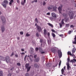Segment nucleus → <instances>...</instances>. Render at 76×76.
<instances>
[{
    "mask_svg": "<svg viewBox=\"0 0 76 76\" xmlns=\"http://www.w3.org/2000/svg\"><path fill=\"white\" fill-rule=\"evenodd\" d=\"M75 13H76V12L75 11H72L69 12V15L71 19H72L73 18L74 15Z\"/></svg>",
    "mask_w": 76,
    "mask_h": 76,
    "instance_id": "1",
    "label": "nucleus"
},
{
    "mask_svg": "<svg viewBox=\"0 0 76 76\" xmlns=\"http://www.w3.org/2000/svg\"><path fill=\"white\" fill-rule=\"evenodd\" d=\"M26 69H27V72H29L31 68V66H29V64H26L25 65Z\"/></svg>",
    "mask_w": 76,
    "mask_h": 76,
    "instance_id": "2",
    "label": "nucleus"
},
{
    "mask_svg": "<svg viewBox=\"0 0 76 76\" xmlns=\"http://www.w3.org/2000/svg\"><path fill=\"white\" fill-rule=\"evenodd\" d=\"M62 16L64 18L66 22H67L69 20V18H67L68 17V15L67 14H62Z\"/></svg>",
    "mask_w": 76,
    "mask_h": 76,
    "instance_id": "3",
    "label": "nucleus"
},
{
    "mask_svg": "<svg viewBox=\"0 0 76 76\" xmlns=\"http://www.w3.org/2000/svg\"><path fill=\"white\" fill-rule=\"evenodd\" d=\"M51 16L53 18L54 20H55L57 18V15L55 13L53 12L51 13Z\"/></svg>",
    "mask_w": 76,
    "mask_h": 76,
    "instance_id": "4",
    "label": "nucleus"
},
{
    "mask_svg": "<svg viewBox=\"0 0 76 76\" xmlns=\"http://www.w3.org/2000/svg\"><path fill=\"white\" fill-rule=\"evenodd\" d=\"M62 7H63V5L61 4L60 6H59L58 8V10L59 11V13L61 14V10H62Z\"/></svg>",
    "mask_w": 76,
    "mask_h": 76,
    "instance_id": "5",
    "label": "nucleus"
},
{
    "mask_svg": "<svg viewBox=\"0 0 76 76\" xmlns=\"http://www.w3.org/2000/svg\"><path fill=\"white\" fill-rule=\"evenodd\" d=\"M5 61L6 63H9L10 62V58L9 56H6L5 58Z\"/></svg>",
    "mask_w": 76,
    "mask_h": 76,
    "instance_id": "6",
    "label": "nucleus"
},
{
    "mask_svg": "<svg viewBox=\"0 0 76 76\" xmlns=\"http://www.w3.org/2000/svg\"><path fill=\"white\" fill-rule=\"evenodd\" d=\"M58 53L59 57L60 58H61L62 56V52H61V50H58Z\"/></svg>",
    "mask_w": 76,
    "mask_h": 76,
    "instance_id": "7",
    "label": "nucleus"
},
{
    "mask_svg": "<svg viewBox=\"0 0 76 76\" xmlns=\"http://www.w3.org/2000/svg\"><path fill=\"white\" fill-rule=\"evenodd\" d=\"M57 48H53L51 49V50L53 53H55L56 52H57Z\"/></svg>",
    "mask_w": 76,
    "mask_h": 76,
    "instance_id": "8",
    "label": "nucleus"
},
{
    "mask_svg": "<svg viewBox=\"0 0 76 76\" xmlns=\"http://www.w3.org/2000/svg\"><path fill=\"white\" fill-rule=\"evenodd\" d=\"M57 48H53L51 49V50L53 53H55L56 52H57Z\"/></svg>",
    "mask_w": 76,
    "mask_h": 76,
    "instance_id": "9",
    "label": "nucleus"
},
{
    "mask_svg": "<svg viewBox=\"0 0 76 76\" xmlns=\"http://www.w3.org/2000/svg\"><path fill=\"white\" fill-rule=\"evenodd\" d=\"M37 28L38 31L39 32H41L42 29H41V27L39 26L38 25H37Z\"/></svg>",
    "mask_w": 76,
    "mask_h": 76,
    "instance_id": "10",
    "label": "nucleus"
},
{
    "mask_svg": "<svg viewBox=\"0 0 76 76\" xmlns=\"http://www.w3.org/2000/svg\"><path fill=\"white\" fill-rule=\"evenodd\" d=\"M1 20L3 22V24H4L6 23V20L5 19V18L2 16L1 17Z\"/></svg>",
    "mask_w": 76,
    "mask_h": 76,
    "instance_id": "11",
    "label": "nucleus"
},
{
    "mask_svg": "<svg viewBox=\"0 0 76 76\" xmlns=\"http://www.w3.org/2000/svg\"><path fill=\"white\" fill-rule=\"evenodd\" d=\"M65 69H66V66H64V68H62L61 70L62 74V75H65V74H64Z\"/></svg>",
    "mask_w": 76,
    "mask_h": 76,
    "instance_id": "12",
    "label": "nucleus"
},
{
    "mask_svg": "<svg viewBox=\"0 0 76 76\" xmlns=\"http://www.w3.org/2000/svg\"><path fill=\"white\" fill-rule=\"evenodd\" d=\"M68 54H69L70 56H71L72 57H73V58H75V55H74L73 53H72H72L70 52H68Z\"/></svg>",
    "mask_w": 76,
    "mask_h": 76,
    "instance_id": "13",
    "label": "nucleus"
},
{
    "mask_svg": "<svg viewBox=\"0 0 76 76\" xmlns=\"http://www.w3.org/2000/svg\"><path fill=\"white\" fill-rule=\"evenodd\" d=\"M0 60L3 61H5V58L2 56H0Z\"/></svg>",
    "mask_w": 76,
    "mask_h": 76,
    "instance_id": "14",
    "label": "nucleus"
},
{
    "mask_svg": "<svg viewBox=\"0 0 76 76\" xmlns=\"http://www.w3.org/2000/svg\"><path fill=\"white\" fill-rule=\"evenodd\" d=\"M1 30L2 32H4V31H5V28L4 26H2L1 27Z\"/></svg>",
    "mask_w": 76,
    "mask_h": 76,
    "instance_id": "15",
    "label": "nucleus"
},
{
    "mask_svg": "<svg viewBox=\"0 0 76 76\" xmlns=\"http://www.w3.org/2000/svg\"><path fill=\"white\" fill-rule=\"evenodd\" d=\"M66 65L67 66V69L68 70H70V69L71 67L70 66V64H69V63H66Z\"/></svg>",
    "mask_w": 76,
    "mask_h": 76,
    "instance_id": "16",
    "label": "nucleus"
},
{
    "mask_svg": "<svg viewBox=\"0 0 76 76\" xmlns=\"http://www.w3.org/2000/svg\"><path fill=\"white\" fill-rule=\"evenodd\" d=\"M26 3V0H24L23 1H22L21 2V4L22 5H23V6H24V4H25Z\"/></svg>",
    "mask_w": 76,
    "mask_h": 76,
    "instance_id": "17",
    "label": "nucleus"
},
{
    "mask_svg": "<svg viewBox=\"0 0 76 76\" xmlns=\"http://www.w3.org/2000/svg\"><path fill=\"white\" fill-rule=\"evenodd\" d=\"M70 62V63H75V62H76V60L75 58L73 59V60H71Z\"/></svg>",
    "mask_w": 76,
    "mask_h": 76,
    "instance_id": "18",
    "label": "nucleus"
},
{
    "mask_svg": "<svg viewBox=\"0 0 76 76\" xmlns=\"http://www.w3.org/2000/svg\"><path fill=\"white\" fill-rule=\"evenodd\" d=\"M53 5H51L49 7H48V10H51V9H53Z\"/></svg>",
    "mask_w": 76,
    "mask_h": 76,
    "instance_id": "19",
    "label": "nucleus"
},
{
    "mask_svg": "<svg viewBox=\"0 0 76 76\" xmlns=\"http://www.w3.org/2000/svg\"><path fill=\"white\" fill-rule=\"evenodd\" d=\"M29 59L31 61H32V59H33V56L32 55H30L29 56Z\"/></svg>",
    "mask_w": 76,
    "mask_h": 76,
    "instance_id": "20",
    "label": "nucleus"
},
{
    "mask_svg": "<svg viewBox=\"0 0 76 76\" xmlns=\"http://www.w3.org/2000/svg\"><path fill=\"white\" fill-rule=\"evenodd\" d=\"M75 51H76V48H75V47H74L73 48H72V53L73 54L74 53H75Z\"/></svg>",
    "mask_w": 76,
    "mask_h": 76,
    "instance_id": "21",
    "label": "nucleus"
},
{
    "mask_svg": "<svg viewBox=\"0 0 76 76\" xmlns=\"http://www.w3.org/2000/svg\"><path fill=\"white\" fill-rule=\"evenodd\" d=\"M74 41L72 42L73 44H76V35L75 36V38H74Z\"/></svg>",
    "mask_w": 76,
    "mask_h": 76,
    "instance_id": "22",
    "label": "nucleus"
},
{
    "mask_svg": "<svg viewBox=\"0 0 76 76\" xmlns=\"http://www.w3.org/2000/svg\"><path fill=\"white\" fill-rule=\"evenodd\" d=\"M2 6L4 7V8H6V4L3 2L2 3Z\"/></svg>",
    "mask_w": 76,
    "mask_h": 76,
    "instance_id": "23",
    "label": "nucleus"
},
{
    "mask_svg": "<svg viewBox=\"0 0 76 76\" xmlns=\"http://www.w3.org/2000/svg\"><path fill=\"white\" fill-rule=\"evenodd\" d=\"M39 50L40 52H41V54H44V53H45V52H43V50H42V49H41L39 48Z\"/></svg>",
    "mask_w": 76,
    "mask_h": 76,
    "instance_id": "24",
    "label": "nucleus"
},
{
    "mask_svg": "<svg viewBox=\"0 0 76 76\" xmlns=\"http://www.w3.org/2000/svg\"><path fill=\"white\" fill-rule=\"evenodd\" d=\"M53 11H55L56 12V7L54 6V5H53Z\"/></svg>",
    "mask_w": 76,
    "mask_h": 76,
    "instance_id": "25",
    "label": "nucleus"
},
{
    "mask_svg": "<svg viewBox=\"0 0 76 76\" xmlns=\"http://www.w3.org/2000/svg\"><path fill=\"white\" fill-rule=\"evenodd\" d=\"M34 61H36V62H38L39 61V58H37L35 59L34 60Z\"/></svg>",
    "mask_w": 76,
    "mask_h": 76,
    "instance_id": "26",
    "label": "nucleus"
},
{
    "mask_svg": "<svg viewBox=\"0 0 76 76\" xmlns=\"http://www.w3.org/2000/svg\"><path fill=\"white\" fill-rule=\"evenodd\" d=\"M44 34L45 35H47V30L45 29L44 30Z\"/></svg>",
    "mask_w": 76,
    "mask_h": 76,
    "instance_id": "27",
    "label": "nucleus"
},
{
    "mask_svg": "<svg viewBox=\"0 0 76 76\" xmlns=\"http://www.w3.org/2000/svg\"><path fill=\"white\" fill-rule=\"evenodd\" d=\"M34 66L35 67H39V66H38V64H34Z\"/></svg>",
    "mask_w": 76,
    "mask_h": 76,
    "instance_id": "28",
    "label": "nucleus"
},
{
    "mask_svg": "<svg viewBox=\"0 0 76 76\" xmlns=\"http://www.w3.org/2000/svg\"><path fill=\"white\" fill-rule=\"evenodd\" d=\"M0 76H3V72L1 71H0Z\"/></svg>",
    "mask_w": 76,
    "mask_h": 76,
    "instance_id": "29",
    "label": "nucleus"
},
{
    "mask_svg": "<svg viewBox=\"0 0 76 76\" xmlns=\"http://www.w3.org/2000/svg\"><path fill=\"white\" fill-rule=\"evenodd\" d=\"M48 25H49V26H51V27H53V25L52 24L50 23H48Z\"/></svg>",
    "mask_w": 76,
    "mask_h": 76,
    "instance_id": "30",
    "label": "nucleus"
},
{
    "mask_svg": "<svg viewBox=\"0 0 76 76\" xmlns=\"http://www.w3.org/2000/svg\"><path fill=\"white\" fill-rule=\"evenodd\" d=\"M66 26L67 28H69V27L70 26V24H66Z\"/></svg>",
    "mask_w": 76,
    "mask_h": 76,
    "instance_id": "31",
    "label": "nucleus"
},
{
    "mask_svg": "<svg viewBox=\"0 0 76 76\" xmlns=\"http://www.w3.org/2000/svg\"><path fill=\"white\" fill-rule=\"evenodd\" d=\"M49 18L50 19V20H51L52 21H53V20H54V18H53L51 17H50Z\"/></svg>",
    "mask_w": 76,
    "mask_h": 76,
    "instance_id": "32",
    "label": "nucleus"
},
{
    "mask_svg": "<svg viewBox=\"0 0 76 76\" xmlns=\"http://www.w3.org/2000/svg\"><path fill=\"white\" fill-rule=\"evenodd\" d=\"M3 2L6 4H8V1H7V0H4L3 1Z\"/></svg>",
    "mask_w": 76,
    "mask_h": 76,
    "instance_id": "33",
    "label": "nucleus"
},
{
    "mask_svg": "<svg viewBox=\"0 0 76 76\" xmlns=\"http://www.w3.org/2000/svg\"><path fill=\"white\" fill-rule=\"evenodd\" d=\"M51 40H48V42L49 44H50V43H51Z\"/></svg>",
    "mask_w": 76,
    "mask_h": 76,
    "instance_id": "34",
    "label": "nucleus"
},
{
    "mask_svg": "<svg viewBox=\"0 0 76 76\" xmlns=\"http://www.w3.org/2000/svg\"><path fill=\"white\" fill-rule=\"evenodd\" d=\"M13 3V0H11L10 1V2H9L10 4H12V3Z\"/></svg>",
    "mask_w": 76,
    "mask_h": 76,
    "instance_id": "35",
    "label": "nucleus"
},
{
    "mask_svg": "<svg viewBox=\"0 0 76 76\" xmlns=\"http://www.w3.org/2000/svg\"><path fill=\"white\" fill-rule=\"evenodd\" d=\"M61 24H62V25H64V19H63L61 21Z\"/></svg>",
    "mask_w": 76,
    "mask_h": 76,
    "instance_id": "36",
    "label": "nucleus"
},
{
    "mask_svg": "<svg viewBox=\"0 0 76 76\" xmlns=\"http://www.w3.org/2000/svg\"><path fill=\"white\" fill-rule=\"evenodd\" d=\"M59 25L60 26V28H62V27L63 26L62 25V24H61V23H59Z\"/></svg>",
    "mask_w": 76,
    "mask_h": 76,
    "instance_id": "37",
    "label": "nucleus"
},
{
    "mask_svg": "<svg viewBox=\"0 0 76 76\" xmlns=\"http://www.w3.org/2000/svg\"><path fill=\"white\" fill-rule=\"evenodd\" d=\"M35 21L36 22H37V23H38V19L37 18H35Z\"/></svg>",
    "mask_w": 76,
    "mask_h": 76,
    "instance_id": "38",
    "label": "nucleus"
},
{
    "mask_svg": "<svg viewBox=\"0 0 76 76\" xmlns=\"http://www.w3.org/2000/svg\"><path fill=\"white\" fill-rule=\"evenodd\" d=\"M26 37H29V36H30V34H28V33H26Z\"/></svg>",
    "mask_w": 76,
    "mask_h": 76,
    "instance_id": "39",
    "label": "nucleus"
},
{
    "mask_svg": "<svg viewBox=\"0 0 76 76\" xmlns=\"http://www.w3.org/2000/svg\"><path fill=\"white\" fill-rule=\"evenodd\" d=\"M17 66H20L21 65L20 63H17Z\"/></svg>",
    "mask_w": 76,
    "mask_h": 76,
    "instance_id": "40",
    "label": "nucleus"
},
{
    "mask_svg": "<svg viewBox=\"0 0 76 76\" xmlns=\"http://www.w3.org/2000/svg\"><path fill=\"white\" fill-rule=\"evenodd\" d=\"M52 35L53 37H56V35H55V34L53 33L52 34Z\"/></svg>",
    "mask_w": 76,
    "mask_h": 76,
    "instance_id": "41",
    "label": "nucleus"
},
{
    "mask_svg": "<svg viewBox=\"0 0 76 76\" xmlns=\"http://www.w3.org/2000/svg\"><path fill=\"white\" fill-rule=\"evenodd\" d=\"M14 69H15V68L14 67H12L11 69V71H12L13 70H14Z\"/></svg>",
    "mask_w": 76,
    "mask_h": 76,
    "instance_id": "42",
    "label": "nucleus"
},
{
    "mask_svg": "<svg viewBox=\"0 0 76 76\" xmlns=\"http://www.w3.org/2000/svg\"><path fill=\"white\" fill-rule=\"evenodd\" d=\"M36 35L38 37H39V34H38V33H36Z\"/></svg>",
    "mask_w": 76,
    "mask_h": 76,
    "instance_id": "43",
    "label": "nucleus"
},
{
    "mask_svg": "<svg viewBox=\"0 0 76 76\" xmlns=\"http://www.w3.org/2000/svg\"><path fill=\"white\" fill-rule=\"evenodd\" d=\"M30 50L32 52H33L34 51V49L32 48H31Z\"/></svg>",
    "mask_w": 76,
    "mask_h": 76,
    "instance_id": "44",
    "label": "nucleus"
},
{
    "mask_svg": "<svg viewBox=\"0 0 76 76\" xmlns=\"http://www.w3.org/2000/svg\"><path fill=\"white\" fill-rule=\"evenodd\" d=\"M46 4V3H45V2H43V6H45Z\"/></svg>",
    "mask_w": 76,
    "mask_h": 76,
    "instance_id": "45",
    "label": "nucleus"
},
{
    "mask_svg": "<svg viewBox=\"0 0 76 76\" xmlns=\"http://www.w3.org/2000/svg\"><path fill=\"white\" fill-rule=\"evenodd\" d=\"M15 57H17V58H18V55L17 54H15Z\"/></svg>",
    "mask_w": 76,
    "mask_h": 76,
    "instance_id": "46",
    "label": "nucleus"
},
{
    "mask_svg": "<svg viewBox=\"0 0 76 76\" xmlns=\"http://www.w3.org/2000/svg\"><path fill=\"white\" fill-rule=\"evenodd\" d=\"M20 35H23V32L22 31H21L20 32Z\"/></svg>",
    "mask_w": 76,
    "mask_h": 76,
    "instance_id": "47",
    "label": "nucleus"
},
{
    "mask_svg": "<svg viewBox=\"0 0 76 76\" xmlns=\"http://www.w3.org/2000/svg\"><path fill=\"white\" fill-rule=\"evenodd\" d=\"M61 61H60L59 62V66H60V65H61Z\"/></svg>",
    "mask_w": 76,
    "mask_h": 76,
    "instance_id": "48",
    "label": "nucleus"
},
{
    "mask_svg": "<svg viewBox=\"0 0 76 76\" xmlns=\"http://www.w3.org/2000/svg\"><path fill=\"white\" fill-rule=\"evenodd\" d=\"M51 31L53 32H54L55 33H56V31L54 30V29H52Z\"/></svg>",
    "mask_w": 76,
    "mask_h": 76,
    "instance_id": "49",
    "label": "nucleus"
},
{
    "mask_svg": "<svg viewBox=\"0 0 76 76\" xmlns=\"http://www.w3.org/2000/svg\"><path fill=\"white\" fill-rule=\"evenodd\" d=\"M71 32H72V31H69V32H68L69 34H71Z\"/></svg>",
    "mask_w": 76,
    "mask_h": 76,
    "instance_id": "50",
    "label": "nucleus"
},
{
    "mask_svg": "<svg viewBox=\"0 0 76 76\" xmlns=\"http://www.w3.org/2000/svg\"><path fill=\"white\" fill-rule=\"evenodd\" d=\"M67 61H68V62L67 63H69V61H70V59L69 58H68L67 59Z\"/></svg>",
    "mask_w": 76,
    "mask_h": 76,
    "instance_id": "51",
    "label": "nucleus"
},
{
    "mask_svg": "<svg viewBox=\"0 0 76 76\" xmlns=\"http://www.w3.org/2000/svg\"><path fill=\"white\" fill-rule=\"evenodd\" d=\"M14 55V53L13 52H12V53L11 55L10 56L11 57H12V56H13Z\"/></svg>",
    "mask_w": 76,
    "mask_h": 76,
    "instance_id": "52",
    "label": "nucleus"
},
{
    "mask_svg": "<svg viewBox=\"0 0 76 76\" xmlns=\"http://www.w3.org/2000/svg\"><path fill=\"white\" fill-rule=\"evenodd\" d=\"M35 50H36V51H37L38 50V48H36L35 49Z\"/></svg>",
    "mask_w": 76,
    "mask_h": 76,
    "instance_id": "53",
    "label": "nucleus"
},
{
    "mask_svg": "<svg viewBox=\"0 0 76 76\" xmlns=\"http://www.w3.org/2000/svg\"><path fill=\"white\" fill-rule=\"evenodd\" d=\"M12 75V74L11 73H9V74L7 75V76H11Z\"/></svg>",
    "mask_w": 76,
    "mask_h": 76,
    "instance_id": "54",
    "label": "nucleus"
},
{
    "mask_svg": "<svg viewBox=\"0 0 76 76\" xmlns=\"http://www.w3.org/2000/svg\"><path fill=\"white\" fill-rule=\"evenodd\" d=\"M40 42H42V39H40Z\"/></svg>",
    "mask_w": 76,
    "mask_h": 76,
    "instance_id": "55",
    "label": "nucleus"
},
{
    "mask_svg": "<svg viewBox=\"0 0 76 76\" xmlns=\"http://www.w3.org/2000/svg\"><path fill=\"white\" fill-rule=\"evenodd\" d=\"M70 28H73L74 27V26L73 25H71L70 26Z\"/></svg>",
    "mask_w": 76,
    "mask_h": 76,
    "instance_id": "56",
    "label": "nucleus"
},
{
    "mask_svg": "<svg viewBox=\"0 0 76 76\" xmlns=\"http://www.w3.org/2000/svg\"><path fill=\"white\" fill-rule=\"evenodd\" d=\"M47 35H48V37H49L50 36V33L48 32V34H47Z\"/></svg>",
    "mask_w": 76,
    "mask_h": 76,
    "instance_id": "57",
    "label": "nucleus"
},
{
    "mask_svg": "<svg viewBox=\"0 0 76 76\" xmlns=\"http://www.w3.org/2000/svg\"><path fill=\"white\" fill-rule=\"evenodd\" d=\"M47 15H50V12H48L46 14Z\"/></svg>",
    "mask_w": 76,
    "mask_h": 76,
    "instance_id": "58",
    "label": "nucleus"
},
{
    "mask_svg": "<svg viewBox=\"0 0 76 76\" xmlns=\"http://www.w3.org/2000/svg\"><path fill=\"white\" fill-rule=\"evenodd\" d=\"M26 57H27V55H26L25 56V57H24V60H26Z\"/></svg>",
    "mask_w": 76,
    "mask_h": 76,
    "instance_id": "59",
    "label": "nucleus"
},
{
    "mask_svg": "<svg viewBox=\"0 0 76 76\" xmlns=\"http://www.w3.org/2000/svg\"><path fill=\"white\" fill-rule=\"evenodd\" d=\"M26 76H29V74L28 73H26Z\"/></svg>",
    "mask_w": 76,
    "mask_h": 76,
    "instance_id": "60",
    "label": "nucleus"
},
{
    "mask_svg": "<svg viewBox=\"0 0 76 76\" xmlns=\"http://www.w3.org/2000/svg\"><path fill=\"white\" fill-rule=\"evenodd\" d=\"M34 2H36V3H37V0H34Z\"/></svg>",
    "mask_w": 76,
    "mask_h": 76,
    "instance_id": "61",
    "label": "nucleus"
},
{
    "mask_svg": "<svg viewBox=\"0 0 76 76\" xmlns=\"http://www.w3.org/2000/svg\"><path fill=\"white\" fill-rule=\"evenodd\" d=\"M37 55H35L34 56V58H36L37 57Z\"/></svg>",
    "mask_w": 76,
    "mask_h": 76,
    "instance_id": "62",
    "label": "nucleus"
},
{
    "mask_svg": "<svg viewBox=\"0 0 76 76\" xmlns=\"http://www.w3.org/2000/svg\"><path fill=\"white\" fill-rule=\"evenodd\" d=\"M59 36H60V37H63V34H61L59 35Z\"/></svg>",
    "mask_w": 76,
    "mask_h": 76,
    "instance_id": "63",
    "label": "nucleus"
},
{
    "mask_svg": "<svg viewBox=\"0 0 76 76\" xmlns=\"http://www.w3.org/2000/svg\"><path fill=\"white\" fill-rule=\"evenodd\" d=\"M21 51H24V49H21Z\"/></svg>",
    "mask_w": 76,
    "mask_h": 76,
    "instance_id": "64",
    "label": "nucleus"
}]
</instances>
